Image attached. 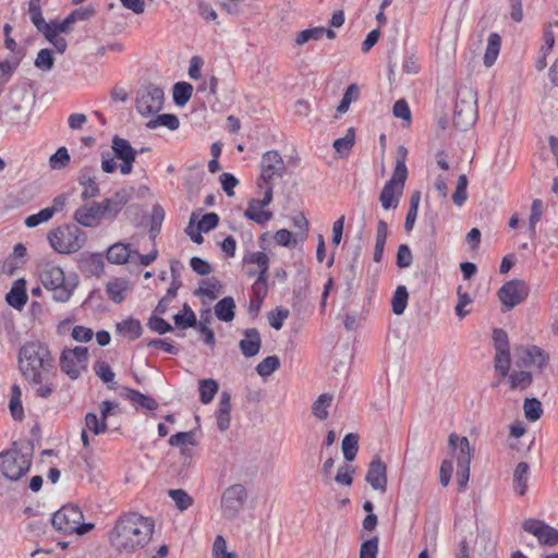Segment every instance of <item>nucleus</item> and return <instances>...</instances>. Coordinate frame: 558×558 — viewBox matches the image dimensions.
Returning a JSON list of instances; mask_svg holds the SVG:
<instances>
[{
	"instance_id": "1",
	"label": "nucleus",
	"mask_w": 558,
	"mask_h": 558,
	"mask_svg": "<svg viewBox=\"0 0 558 558\" xmlns=\"http://www.w3.org/2000/svg\"><path fill=\"white\" fill-rule=\"evenodd\" d=\"M19 366L37 397L49 398L52 395L54 384L51 377L54 375V366L46 344L38 341L25 343L19 352Z\"/></svg>"
},
{
	"instance_id": "2",
	"label": "nucleus",
	"mask_w": 558,
	"mask_h": 558,
	"mask_svg": "<svg viewBox=\"0 0 558 558\" xmlns=\"http://www.w3.org/2000/svg\"><path fill=\"white\" fill-rule=\"evenodd\" d=\"M153 533L154 523L149 519L130 513L119 519L109 539L116 550L129 554L145 547Z\"/></svg>"
},
{
	"instance_id": "3",
	"label": "nucleus",
	"mask_w": 558,
	"mask_h": 558,
	"mask_svg": "<svg viewBox=\"0 0 558 558\" xmlns=\"http://www.w3.org/2000/svg\"><path fill=\"white\" fill-rule=\"evenodd\" d=\"M39 278L44 287L52 292L57 302H66L77 286L76 277H65L60 266L47 263L43 266Z\"/></svg>"
},
{
	"instance_id": "4",
	"label": "nucleus",
	"mask_w": 558,
	"mask_h": 558,
	"mask_svg": "<svg viewBox=\"0 0 558 558\" xmlns=\"http://www.w3.org/2000/svg\"><path fill=\"white\" fill-rule=\"evenodd\" d=\"M86 240V233L76 225H64L48 233L51 247L60 254L77 252L85 245Z\"/></svg>"
},
{
	"instance_id": "5",
	"label": "nucleus",
	"mask_w": 558,
	"mask_h": 558,
	"mask_svg": "<svg viewBox=\"0 0 558 558\" xmlns=\"http://www.w3.org/2000/svg\"><path fill=\"white\" fill-rule=\"evenodd\" d=\"M0 459L1 474L12 482L22 478L32 465L31 451H23L16 442H13L9 450L1 452Z\"/></svg>"
},
{
	"instance_id": "6",
	"label": "nucleus",
	"mask_w": 558,
	"mask_h": 558,
	"mask_svg": "<svg viewBox=\"0 0 558 558\" xmlns=\"http://www.w3.org/2000/svg\"><path fill=\"white\" fill-rule=\"evenodd\" d=\"M83 518V512L77 506L65 505L54 512L51 522L56 530L64 534L83 535L94 527L92 523H82Z\"/></svg>"
},
{
	"instance_id": "7",
	"label": "nucleus",
	"mask_w": 558,
	"mask_h": 558,
	"mask_svg": "<svg viewBox=\"0 0 558 558\" xmlns=\"http://www.w3.org/2000/svg\"><path fill=\"white\" fill-rule=\"evenodd\" d=\"M477 118V94L471 88L464 87L458 92L453 125L461 131L471 128Z\"/></svg>"
},
{
	"instance_id": "8",
	"label": "nucleus",
	"mask_w": 558,
	"mask_h": 558,
	"mask_svg": "<svg viewBox=\"0 0 558 558\" xmlns=\"http://www.w3.org/2000/svg\"><path fill=\"white\" fill-rule=\"evenodd\" d=\"M287 168L283 158L277 150H268L263 154L260 160V175L257 182L259 189H274L276 179H281L286 174Z\"/></svg>"
},
{
	"instance_id": "9",
	"label": "nucleus",
	"mask_w": 558,
	"mask_h": 558,
	"mask_svg": "<svg viewBox=\"0 0 558 558\" xmlns=\"http://www.w3.org/2000/svg\"><path fill=\"white\" fill-rule=\"evenodd\" d=\"M88 349L75 347L64 349L60 355V368L72 380L77 379L83 371L87 368Z\"/></svg>"
},
{
	"instance_id": "10",
	"label": "nucleus",
	"mask_w": 558,
	"mask_h": 558,
	"mask_svg": "<svg viewBox=\"0 0 558 558\" xmlns=\"http://www.w3.org/2000/svg\"><path fill=\"white\" fill-rule=\"evenodd\" d=\"M247 499V490L242 484H233L226 488L221 496V511L225 518L233 519L243 509Z\"/></svg>"
},
{
	"instance_id": "11",
	"label": "nucleus",
	"mask_w": 558,
	"mask_h": 558,
	"mask_svg": "<svg viewBox=\"0 0 558 558\" xmlns=\"http://www.w3.org/2000/svg\"><path fill=\"white\" fill-rule=\"evenodd\" d=\"M163 100V90L158 86L148 85L138 92L136 109L142 116H150L162 109Z\"/></svg>"
},
{
	"instance_id": "12",
	"label": "nucleus",
	"mask_w": 558,
	"mask_h": 558,
	"mask_svg": "<svg viewBox=\"0 0 558 558\" xmlns=\"http://www.w3.org/2000/svg\"><path fill=\"white\" fill-rule=\"evenodd\" d=\"M529 295V288L523 280L513 279L506 282L498 291V298L507 310H511Z\"/></svg>"
},
{
	"instance_id": "13",
	"label": "nucleus",
	"mask_w": 558,
	"mask_h": 558,
	"mask_svg": "<svg viewBox=\"0 0 558 558\" xmlns=\"http://www.w3.org/2000/svg\"><path fill=\"white\" fill-rule=\"evenodd\" d=\"M114 156L121 160L120 172L128 175L133 171V166L137 156V150L132 147L130 142L118 135L112 137L111 144Z\"/></svg>"
},
{
	"instance_id": "14",
	"label": "nucleus",
	"mask_w": 558,
	"mask_h": 558,
	"mask_svg": "<svg viewBox=\"0 0 558 558\" xmlns=\"http://www.w3.org/2000/svg\"><path fill=\"white\" fill-rule=\"evenodd\" d=\"M131 194V191L120 189L116 191L110 197H106L101 202H98L105 219L110 221L114 220L125 207V205L130 202Z\"/></svg>"
},
{
	"instance_id": "15",
	"label": "nucleus",
	"mask_w": 558,
	"mask_h": 558,
	"mask_svg": "<svg viewBox=\"0 0 558 558\" xmlns=\"http://www.w3.org/2000/svg\"><path fill=\"white\" fill-rule=\"evenodd\" d=\"M522 527L525 532L537 537L541 544L553 546L558 543V530L548 526L543 521L529 519L523 522Z\"/></svg>"
},
{
	"instance_id": "16",
	"label": "nucleus",
	"mask_w": 558,
	"mask_h": 558,
	"mask_svg": "<svg viewBox=\"0 0 558 558\" xmlns=\"http://www.w3.org/2000/svg\"><path fill=\"white\" fill-rule=\"evenodd\" d=\"M272 201V192L270 187L264 191L263 199H251L248 206L244 213V216L255 221L256 223L264 225L272 218V213L268 210H262L263 207L268 206Z\"/></svg>"
},
{
	"instance_id": "17",
	"label": "nucleus",
	"mask_w": 558,
	"mask_h": 558,
	"mask_svg": "<svg viewBox=\"0 0 558 558\" xmlns=\"http://www.w3.org/2000/svg\"><path fill=\"white\" fill-rule=\"evenodd\" d=\"M407 179L397 178L392 174L391 179L386 182L379 196L380 204L384 209L396 208L399 204V198L402 195L403 187Z\"/></svg>"
},
{
	"instance_id": "18",
	"label": "nucleus",
	"mask_w": 558,
	"mask_h": 558,
	"mask_svg": "<svg viewBox=\"0 0 558 558\" xmlns=\"http://www.w3.org/2000/svg\"><path fill=\"white\" fill-rule=\"evenodd\" d=\"M73 219L83 227L94 228L98 227L102 219H105L100 205L98 202H92L80 206L73 215Z\"/></svg>"
},
{
	"instance_id": "19",
	"label": "nucleus",
	"mask_w": 558,
	"mask_h": 558,
	"mask_svg": "<svg viewBox=\"0 0 558 558\" xmlns=\"http://www.w3.org/2000/svg\"><path fill=\"white\" fill-rule=\"evenodd\" d=\"M448 446L453 457L457 460L458 465H470L473 458V450L470 446V441L465 436H459L454 433L449 435Z\"/></svg>"
},
{
	"instance_id": "20",
	"label": "nucleus",
	"mask_w": 558,
	"mask_h": 558,
	"mask_svg": "<svg viewBox=\"0 0 558 558\" xmlns=\"http://www.w3.org/2000/svg\"><path fill=\"white\" fill-rule=\"evenodd\" d=\"M365 480L373 489L381 493L386 492L387 466L379 458H374L371 461Z\"/></svg>"
},
{
	"instance_id": "21",
	"label": "nucleus",
	"mask_w": 558,
	"mask_h": 558,
	"mask_svg": "<svg viewBox=\"0 0 558 558\" xmlns=\"http://www.w3.org/2000/svg\"><path fill=\"white\" fill-rule=\"evenodd\" d=\"M515 353L524 366L542 368L549 360V355L536 345L517 348Z\"/></svg>"
},
{
	"instance_id": "22",
	"label": "nucleus",
	"mask_w": 558,
	"mask_h": 558,
	"mask_svg": "<svg viewBox=\"0 0 558 558\" xmlns=\"http://www.w3.org/2000/svg\"><path fill=\"white\" fill-rule=\"evenodd\" d=\"M78 183L83 186L81 197L83 201L95 198L100 194V189L96 182V177L92 168H83L78 175Z\"/></svg>"
},
{
	"instance_id": "23",
	"label": "nucleus",
	"mask_w": 558,
	"mask_h": 558,
	"mask_svg": "<svg viewBox=\"0 0 558 558\" xmlns=\"http://www.w3.org/2000/svg\"><path fill=\"white\" fill-rule=\"evenodd\" d=\"M242 354L246 357L255 356L262 347L259 332L256 328H250L244 331V338L239 342Z\"/></svg>"
},
{
	"instance_id": "24",
	"label": "nucleus",
	"mask_w": 558,
	"mask_h": 558,
	"mask_svg": "<svg viewBox=\"0 0 558 558\" xmlns=\"http://www.w3.org/2000/svg\"><path fill=\"white\" fill-rule=\"evenodd\" d=\"M333 395L329 392L322 393L311 407L312 414L318 421H326L329 417V410L333 403Z\"/></svg>"
},
{
	"instance_id": "25",
	"label": "nucleus",
	"mask_w": 558,
	"mask_h": 558,
	"mask_svg": "<svg viewBox=\"0 0 558 558\" xmlns=\"http://www.w3.org/2000/svg\"><path fill=\"white\" fill-rule=\"evenodd\" d=\"M130 289V281L125 278H116L106 286V292L111 301L120 304L125 299V293Z\"/></svg>"
},
{
	"instance_id": "26",
	"label": "nucleus",
	"mask_w": 558,
	"mask_h": 558,
	"mask_svg": "<svg viewBox=\"0 0 558 558\" xmlns=\"http://www.w3.org/2000/svg\"><path fill=\"white\" fill-rule=\"evenodd\" d=\"M230 393L227 391H222L220 395L219 407L216 413L217 425L220 430H226L230 426Z\"/></svg>"
},
{
	"instance_id": "27",
	"label": "nucleus",
	"mask_w": 558,
	"mask_h": 558,
	"mask_svg": "<svg viewBox=\"0 0 558 558\" xmlns=\"http://www.w3.org/2000/svg\"><path fill=\"white\" fill-rule=\"evenodd\" d=\"M7 302L14 308H22L27 302V294L25 291V281L19 279L14 282L10 292L5 296Z\"/></svg>"
},
{
	"instance_id": "28",
	"label": "nucleus",
	"mask_w": 558,
	"mask_h": 558,
	"mask_svg": "<svg viewBox=\"0 0 558 558\" xmlns=\"http://www.w3.org/2000/svg\"><path fill=\"white\" fill-rule=\"evenodd\" d=\"M133 256V252L129 245L118 242L112 244L107 251V259L111 264H125Z\"/></svg>"
},
{
	"instance_id": "29",
	"label": "nucleus",
	"mask_w": 558,
	"mask_h": 558,
	"mask_svg": "<svg viewBox=\"0 0 558 558\" xmlns=\"http://www.w3.org/2000/svg\"><path fill=\"white\" fill-rule=\"evenodd\" d=\"M82 270L89 277H100L104 272L105 264L101 254H89L81 262Z\"/></svg>"
},
{
	"instance_id": "30",
	"label": "nucleus",
	"mask_w": 558,
	"mask_h": 558,
	"mask_svg": "<svg viewBox=\"0 0 558 558\" xmlns=\"http://www.w3.org/2000/svg\"><path fill=\"white\" fill-rule=\"evenodd\" d=\"M501 47V37L497 33L488 36L487 47L483 57V63L486 68L495 64Z\"/></svg>"
},
{
	"instance_id": "31",
	"label": "nucleus",
	"mask_w": 558,
	"mask_h": 558,
	"mask_svg": "<svg viewBox=\"0 0 558 558\" xmlns=\"http://www.w3.org/2000/svg\"><path fill=\"white\" fill-rule=\"evenodd\" d=\"M234 300L231 296H226L215 305V315L219 320L229 323L234 318Z\"/></svg>"
},
{
	"instance_id": "32",
	"label": "nucleus",
	"mask_w": 558,
	"mask_h": 558,
	"mask_svg": "<svg viewBox=\"0 0 558 558\" xmlns=\"http://www.w3.org/2000/svg\"><path fill=\"white\" fill-rule=\"evenodd\" d=\"M529 464L526 462H520L513 472V488L520 495L523 496L527 488V474Z\"/></svg>"
},
{
	"instance_id": "33",
	"label": "nucleus",
	"mask_w": 558,
	"mask_h": 558,
	"mask_svg": "<svg viewBox=\"0 0 558 558\" xmlns=\"http://www.w3.org/2000/svg\"><path fill=\"white\" fill-rule=\"evenodd\" d=\"M117 330L130 340H134L141 336L142 326L137 319H126L117 324Z\"/></svg>"
},
{
	"instance_id": "34",
	"label": "nucleus",
	"mask_w": 558,
	"mask_h": 558,
	"mask_svg": "<svg viewBox=\"0 0 558 558\" xmlns=\"http://www.w3.org/2000/svg\"><path fill=\"white\" fill-rule=\"evenodd\" d=\"M193 86L186 82L175 83L173 86V101L178 106H184L192 97Z\"/></svg>"
},
{
	"instance_id": "35",
	"label": "nucleus",
	"mask_w": 558,
	"mask_h": 558,
	"mask_svg": "<svg viewBox=\"0 0 558 558\" xmlns=\"http://www.w3.org/2000/svg\"><path fill=\"white\" fill-rule=\"evenodd\" d=\"M22 391L17 385H13L11 388V399L9 408L14 420L22 421L24 417V410L21 402Z\"/></svg>"
},
{
	"instance_id": "36",
	"label": "nucleus",
	"mask_w": 558,
	"mask_h": 558,
	"mask_svg": "<svg viewBox=\"0 0 558 558\" xmlns=\"http://www.w3.org/2000/svg\"><path fill=\"white\" fill-rule=\"evenodd\" d=\"M221 284L216 278L203 280L199 288L195 291L196 295L207 296L209 300H215L218 296Z\"/></svg>"
},
{
	"instance_id": "37",
	"label": "nucleus",
	"mask_w": 558,
	"mask_h": 558,
	"mask_svg": "<svg viewBox=\"0 0 558 558\" xmlns=\"http://www.w3.org/2000/svg\"><path fill=\"white\" fill-rule=\"evenodd\" d=\"M409 293L404 286L397 287L392 300H391V306L392 312L396 315H401L404 313L407 304H408Z\"/></svg>"
},
{
	"instance_id": "38",
	"label": "nucleus",
	"mask_w": 558,
	"mask_h": 558,
	"mask_svg": "<svg viewBox=\"0 0 558 558\" xmlns=\"http://www.w3.org/2000/svg\"><path fill=\"white\" fill-rule=\"evenodd\" d=\"M218 391V383L215 379L199 380V399L204 404L213 401Z\"/></svg>"
},
{
	"instance_id": "39",
	"label": "nucleus",
	"mask_w": 558,
	"mask_h": 558,
	"mask_svg": "<svg viewBox=\"0 0 558 558\" xmlns=\"http://www.w3.org/2000/svg\"><path fill=\"white\" fill-rule=\"evenodd\" d=\"M126 398L147 410H156L158 407L156 400L146 395H143L142 392L135 389L126 388Z\"/></svg>"
},
{
	"instance_id": "40",
	"label": "nucleus",
	"mask_w": 558,
	"mask_h": 558,
	"mask_svg": "<svg viewBox=\"0 0 558 558\" xmlns=\"http://www.w3.org/2000/svg\"><path fill=\"white\" fill-rule=\"evenodd\" d=\"M71 161L68 149L62 146L57 149L49 158V167L51 170H62L69 166Z\"/></svg>"
},
{
	"instance_id": "41",
	"label": "nucleus",
	"mask_w": 558,
	"mask_h": 558,
	"mask_svg": "<svg viewBox=\"0 0 558 558\" xmlns=\"http://www.w3.org/2000/svg\"><path fill=\"white\" fill-rule=\"evenodd\" d=\"M359 436L356 434H348L342 440V452L347 461H353L359 450Z\"/></svg>"
},
{
	"instance_id": "42",
	"label": "nucleus",
	"mask_w": 558,
	"mask_h": 558,
	"mask_svg": "<svg viewBox=\"0 0 558 558\" xmlns=\"http://www.w3.org/2000/svg\"><path fill=\"white\" fill-rule=\"evenodd\" d=\"M146 126L148 129H156L158 126H166L169 130H177L179 128V119L174 114L163 113L159 114L157 118L147 122Z\"/></svg>"
},
{
	"instance_id": "43",
	"label": "nucleus",
	"mask_w": 558,
	"mask_h": 558,
	"mask_svg": "<svg viewBox=\"0 0 558 558\" xmlns=\"http://www.w3.org/2000/svg\"><path fill=\"white\" fill-rule=\"evenodd\" d=\"M359 95H360L359 86L354 83L350 84L347 87V89L342 96V99L337 107V112L340 114L345 113L349 110L351 102L359 98Z\"/></svg>"
},
{
	"instance_id": "44",
	"label": "nucleus",
	"mask_w": 558,
	"mask_h": 558,
	"mask_svg": "<svg viewBox=\"0 0 558 558\" xmlns=\"http://www.w3.org/2000/svg\"><path fill=\"white\" fill-rule=\"evenodd\" d=\"M355 141V131L353 128L348 129L347 134L341 137L337 138L333 142V148L340 155H348V153L351 150V148L354 145Z\"/></svg>"
},
{
	"instance_id": "45",
	"label": "nucleus",
	"mask_w": 558,
	"mask_h": 558,
	"mask_svg": "<svg viewBox=\"0 0 558 558\" xmlns=\"http://www.w3.org/2000/svg\"><path fill=\"white\" fill-rule=\"evenodd\" d=\"M280 366V361L277 355H270L265 357L256 366V372L262 377L270 376Z\"/></svg>"
},
{
	"instance_id": "46",
	"label": "nucleus",
	"mask_w": 558,
	"mask_h": 558,
	"mask_svg": "<svg viewBox=\"0 0 558 558\" xmlns=\"http://www.w3.org/2000/svg\"><path fill=\"white\" fill-rule=\"evenodd\" d=\"M169 445L172 447H194L196 446V439L194 432H179L169 438Z\"/></svg>"
},
{
	"instance_id": "47",
	"label": "nucleus",
	"mask_w": 558,
	"mask_h": 558,
	"mask_svg": "<svg viewBox=\"0 0 558 558\" xmlns=\"http://www.w3.org/2000/svg\"><path fill=\"white\" fill-rule=\"evenodd\" d=\"M510 352L509 350L496 351L495 354V369L500 374L501 377L508 375L510 369Z\"/></svg>"
},
{
	"instance_id": "48",
	"label": "nucleus",
	"mask_w": 558,
	"mask_h": 558,
	"mask_svg": "<svg viewBox=\"0 0 558 558\" xmlns=\"http://www.w3.org/2000/svg\"><path fill=\"white\" fill-rule=\"evenodd\" d=\"M523 410L525 417L531 422L537 421L543 413L542 403L535 398L525 399Z\"/></svg>"
},
{
	"instance_id": "49",
	"label": "nucleus",
	"mask_w": 558,
	"mask_h": 558,
	"mask_svg": "<svg viewBox=\"0 0 558 558\" xmlns=\"http://www.w3.org/2000/svg\"><path fill=\"white\" fill-rule=\"evenodd\" d=\"M169 496L180 511H184L193 505V498L183 489H170Z\"/></svg>"
},
{
	"instance_id": "50",
	"label": "nucleus",
	"mask_w": 558,
	"mask_h": 558,
	"mask_svg": "<svg viewBox=\"0 0 558 558\" xmlns=\"http://www.w3.org/2000/svg\"><path fill=\"white\" fill-rule=\"evenodd\" d=\"M85 425L95 435L104 434L108 428L106 420H104L102 417L99 418L95 413L86 414Z\"/></svg>"
},
{
	"instance_id": "51",
	"label": "nucleus",
	"mask_w": 558,
	"mask_h": 558,
	"mask_svg": "<svg viewBox=\"0 0 558 558\" xmlns=\"http://www.w3.org/2000/svg\"><path fill=\"white\" fill-rule=\"evenodd\" d=\"M407 155H408V149L404 146H399L397 148V160H396V166H395V170H393L392 174L399 179L408 178V169H407V165H405Z\"/></svg>"
},
{
	"instance_id": "52",
	"label": "nucleus",
	"mask_w": 558,
	"mask_h": 558,
	"mask_svg": "<svg viewBox=\"0 0 558 558\" xmlns=\"http://www.w3.org/2000/svg\"><path fill=\"white\" fill-rule=\"evenodd\" d=\"M466 187H468L466 175L465 174L459 175L456 191L452 194V201L457 206H462L465 203V201L468 198Z\"/></svg>"
},
{
	"instance_id": "53",
	"label": "nucleus",
	"mask_w": 558,
	"mask_h": 558,
	"mask_svg": "<svg viewBox=\"0 0 558 558\" xmlns=\"http://www.w3.org/2000/svg\"><path fill=\"white\" fill-rule=\"evenodd\" d=\"M214 558H236L234 553L227 550V542L222 535H217L213 545Z\"/></svg>"
},
{
	"instance_id": "54",
	"label": "nucleus",
	"mask_w": 558,
	"mask_h": 558,
	"mask_svg": "<svg viewBox=\"0 0 558 558\" xmlns=\"http://www.w3.org/2000/svg\"><path fill=\"white\" fill-rule=\"evenodd\" d=\"M532 381L530 372L520 371L513 372L510 375V384L512 389H525Z\"/></svg>"
},
{
	"instance_id": "55",
	"label": "nucleus",
	"mask_w": 558,
	"mask_h": 558,
	"mask_svg": "<svg viewBox=\"0 0 558 558\" xmlns=\"http://www.w3.org/2000/svg\"><path fill=\"white\" fill-rule=\"evenodd\" d=\"M325 33L324 27H314L300 32L295 38V43L299 46L304 45L308 40H318Z\"/></svg>"
},
{
	"instance_id": "56",
	"label": "nucleus",
	"mask_w": 558,
	"mask_h": 558,
	"mask_svg": "<svg viewBox=\"0 0 558 558\" xmlns=\"http://www.w3.org/2000/svg\"><path fill=\"white\" fill-rule=\"evenodd\" d=\"M245 262L250 264H256L259 267L258 276H267L269 258L264 252H256L250 254Z\"/></svg>"
},
{
	"instance_id": "57",
	"label": "nucleus",
	"mask_w": 558,
	"mask_h": 558,
	"mask_svg": "<svg viewBox=\"0 0 558 558\" xmlns=\"http://www.w3.org/2000/svg\"><path fill=\"white\" fill-rule=\"evenodd\" d=\"M252 291L256 299V310H259L262 301L267 294V276H258Z\"/></svg>"
},
{
	"instance_id": "58",
	"label": "nucleus",
	"mask_w": 558,
	"mask_h": 558,
	"mask_svg": "<svg viewBox=\"0 0 558 558\" xmlns=\"http://www.w3.org/2000/svg\"><path fill=\"white\" fill-rule=\"evenodd\" d=\"M54 59L49 49H41L35 59V66L43 71H49L53 68Z\"/></svg>"
},
{
	"instance_id": "59",
	"label": "nucleus",
	"mask_w": 558,
	"mask_h": 558,
	"mask_svg": "<svg viewBox=\"0 0 558 558\" xmlns=\"http://www.w3.org/2000/svg\"><path fill=\"white\" fill-rule=\"evenodd\" d=\"M354 468L349 464H343L338 468L335 481L344 486H351L353 482Z\"/></svg>"
},
{
	"instance_id": "60",
	"label": "nucleus",
	"mask_w": 558,
	"mask_h": 558,
	"mask_svg": "<svg viewBox=\"0 0 558 558\" xmlns=\"http://www.w3.org/2000/svg\"><path fill=\"white\" fill-rule=\"evenodd\" d=\"M96 375L106 384H110L114 379V373L110 365L105 361H98L94 365Z\"/></svg>"
},
{
	"instance_id": "61",
	"label": "nucleus",
	"mask_w": 558,
	"mask_h": 558,
	"mask_svg": "<svg viewBox=\"0 0 558 558\" xmlns=\"http://www.w3.org/2000/svg\"><path fill=\"white\" fill-rule=\"evenodd\" d=\"M28 14H29L32 23L34 24V26L36 28L39 27L40 25H43L44 23H46V21L43 17V13H41L40 0H29Z\"/></svg>"
},
{
	"instance_id": "62",
	"label": "nucleus",
	"mask_w": 558,
	"mask_h": 558,
	"mask_svg": "<svg viewBox=\"0 0 558 558\" xmlns=\"http://www.w3.org/2000/svg\"><path fill=\"white\" fill-rule=\"evenodd\" d=\"M378 537L374 536L361 545L360 558H376L378 553Z\"/></svg>"
},
{
	"instance_id": "63",
	"label": "nucleus",
	"mask_w": 558,
	"mask_h": 558,
	"mask_svg": "<svg viewBox=\"0 0 558 558\" xmlns=\"http://www.w3.org/2000/svg\"><path fill=\"white\" fill-rule=\"evenodd\" d=\"M52 218V211L48 207L41 209L39 213L28 216L25 219V225L28 228L37 227L43 222H47Z\"/></svg>"
},
{
	"instance_id": "64",
	"label": "nucleus",
	"mask_w": 558,
	"mask_h": 558,
	"mask_svg": "<svg viewBox=\"0 0 558 558\" xmlns=\"http://www.w3.org/2000/svg\"><path fill=\"white\" fill-rule=\"evenodd\" d=\"M412 253L407 244H400L397 252V265L400 268H408L412 264Z\"/></svg>"
}]
</instances>
